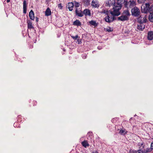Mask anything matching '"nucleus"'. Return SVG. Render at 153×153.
<instances>
[{"label": "nucleus", "mask_w": 153, "mask_h": 153, "mask_svg": "<svg viewBox=\"0 0 153 153\" xmlns=\"http://www.w3.org/2000/svg\"><path fill=\"white\" fill-rule=\"evenodd\" d=\"M105 14L106 15H107V16L109 14V12L108 10H105Z\"/></svg>", "instance_id": "nucleus-33"}, {"label": "nucleus", "mask_w": 153, "mask_h": 153, "mask_svg": "<svg viewBox=\"0 0 153 153\" xmlns=\"http://www.w3.org/2000/svg\"><path fill=\"white\" fill-rule=\"evenodd\" d=\"M129 153H137V152L134 150H130Z\"/></svg>", "instance_id": "nucleus-32"}, {"label": "nucleus", "mask_w": 153, "mask_h": 153, "mask_svg": "<svg viewBox=\"0 0 153 153\" xmlns=\"http://www.w3.org/2000/svg\"><path fill=\"white\" fill-rule=\"evenodd\" d=\"M14 123V126L16 124V123Z\"/></svg>", "instance_id": "nucleus-41"}, {"label": "nucleus", "mask_w": 153, "mask_h": 153, "mask_svg": "<svg viewBox=\"0 0 153 153\" xmlns=\"http://www.w3.org/2000/svg\"><path fill=\"white\" fill-rule=\"evenodd\" d=\"M136 5V2L134 1V0H130L128 1L125 0L124 1V6L127 9L129 8H131L135 6Z\"/></svg>", "instance_id": "nucleus-3"}, {"label": "nucleus", "mask_w": 153, "mask_h": 153, "mask_svg": "<svg viewBox=\"0 0 153 153\" xmlns=\"http://www.w3.org/2000/svg\"><path fill=\"white\" fill-rule=\"evenodd\" d=\"M106 30L108 32H111L113 31V29L110 27H108L106 29Z\"/></svg>", "instance_id": "nucleus-24"}, {"label": "nucleus", "mask_w": 153, "mask_h": 153, "mask_svg": "<svg viewBox=\"0 0 153 153\" xmlns=\"http://www.w3.org/2000/svg\"><path fill=\"white\" fill-rule=\"evenodd\" d=\"M58 7H59L60 9H62V6L61 4H58Z\"/></svg>", "instance_id": "nucleus-34"}, {"label": "nucleus", "mask_w": 153, "mask_h": 153, "mask_svg": "<svg viewBox=\"0 0 153 153\" xmlns=\"http://www.w3.org/2000/svg\"><path fill=\"white\" fill-rule=\"evenodd\" d=\"M149 19L150 22H153V13H150L149 15Z\"/></svg>", "instance_id": "nucleus-22"}, {"label": "nucleus", "mask_w": 153, "mask_h": 153, "mask_svg": "<svg viewBox=\"0 0 153 153\" xmlns=\"http://www.w3.org/2000/svg\"><path fill=\"white\" fill-rule=\"evenodd\" d=\"M105 10H104V9H103L102 10V11H101L100 12V13L101 14H103V13L105 14Z\"/></svg>", "instance_id": "nucleus-35"}, {"label": "nucleus", "mask_w": 153, "mask_h": 153, "mask_svg": "<svg viewBox=\"0 0 153 153\" xmlns=\"http://www.w3.org/2000/svg\"><path fill=\"white\" fill-rule=\"evenodd\" d=\"M89 23L90 25H93L95 27L97 26L98 25V23H97L96 21L94 20H91L89 22Z\"/></svg>", "instance_id": "nucleus-21"}, {"label": "nucleus", "mask_w": 153, "mask_h": 153, "mask_svg": "<svg viewBox=\"0 0 153 153\" xmlns=\"http://www.w3.org/2000/svg\"><path fill=\"white\" fill-rule=\"evenodd\" d=\"M118 5H119V6H117L116 5H114L113 8V11H110V13L112 15L114 16H118L120 14V10L121 8V4H118Z\"/></svg>", "instance_id": "nucleus-2"}, {"label": "nucleus", "mask_w": 153, "mask_h": 153, "mask_svg": "<svg viewBox=\"0 0 153 153\" xmlns=\"http://www.w3.org/2000/svg\"><path fill=\"white\" fill-rule=\"evenodd\" d=\"M71 37L74 40H76L77 38L79 37L77 35H76L75 36H71Z\"/></svg>", "instance_id": "nucleus-27"}, {"label": "nucleus", "mask_w": 153, "mask_h": 153, "mask_svg": "<svg viewBox=\"0 0 153 153\" xmlns=\"http://www.w3.org/2000/svg\"><path fill=\"white\" fill-rule=\"evenodd\" d=\"M10 0H7V3L10 2Z\"/></svg>", "instance_id": "nucleus-39"}, {"label": "nucleus", "mask_w": 153, "mask_h": 153, "mask_svg": "<svg viewBox=\"0 0 153 153\" xmlns=\"http://www.w3.org/2000/svg\"><path fill=\"white\" fill-rule=\"evenodd\" d=\"M127 131L125 129H121L120 130L119 133L121 134L124 135L127 133Z\"/></svg>", "instance_id": "nucleus-23"}, {"label": "nucleus", "mask_w": 153, "mask_h": 153, "mask_svg": "<svg viewBox=\"0 0 153 153\" xmlns=\"http://www.w3.org/2000/svg\"><path fill=\"white\" fill-rule=\"evenodd\" d=\"M36 104L37 103V102H36Z\"/></svg>", "instance_id": "nucleus-47"}, {"label": "nucleus", "mask_w": 153, "mask_h": 153, "mask_svg": "<svg viewBox=\"0 0 153 153\" xmlns=\"http://www.w3.org/2000/svg\"><path fill=\"white\" fill-rule=\"evenodd\" d=\"M83 14H84L86 16H91V14L90 11L88 9H85L83 10Z\"/></svg>", "instance_id": "nucleus-14"}, {"label": "nucleus", "mask_w": 153, "mask_h": 153, "mask_svg": "<svg viewBox=\"0 0 153 153\" xmlns=\"http://www.w3.org/2000/svg\"><path fill=\"white\" fill-rule=\"evenodd\" d=\"M34 13L32 10H31L29 13V16L31 20H33L34 19Z\"/></svg>", "instance_id": "nucleus-15"}, {"label": "nucleus", "mask_w": 153, "mask_h": 153, "mask_svg": "<svg viewBox=\"0 0 153 153\" xmlns=\"http://www.w3.org/2000/svg\"><path fill=\"white\" fill-rule=\"evenodd\" d=\"M150 4L149 3H146L143 4L141 7V11L143 13H147L150 12Z\"/></svg>", "instance_id": "nucleus-4"}, {"label": "nucleus", "mask_w": 153, "mask_h": 153, "mask_svg": "<svg viewBox=\"0 0 153 153\" xmlns=\"http://www.w3.org/2000/svg\"><path fill=\"white\" fill-rule=\"evenodd\" d=\"M85 58H86V57H85L84 58V59H85Z\"/></svg>", "instance_id": "nucleus-48"}, {"label": "nucleus", "mask_w": 153, "mask_h": 153, "mask_svg": "<svg viewBox=\"0 0 153 153\" xmlns=\"http://www.w3.org/2000/svg\"><path fill=\"white\" fill-rule=\"evenodd\" d=\"M145 25L143 23H138L137 26V29L141 31H143L145 28Z\"/></svg>", "instance_id": "nucleus-7"}, {"label": "nucleus", "mask_w": 153, "mask_h": 153, "mask_svg": "<svg viewBox=\"0 0 153 153\" xmlns=\"http://www.w3.org/2000/svg\"><path fill=\"white\" fill-rule=\"evenodd\" d=\"M138 152H139L138 153H148L151 152L148 148L146 149H145L138 150Z\"/></svg>", "instance_id": "nucleus-13"}, {"label": "nucleus", "mask_w": 153, "mask_h": 153, "mask_svg": "<svg viewBox=\"0 0 153 153\" xmlns=\"http://www.w3.org/2000/svg\"><path fill=\"white\" fill-rule=\"evenodd\" d=\"M75 6L76 7H78L79 6V4L78 2H75Z\"/></svg>", "instance_id": "nucleus-29"}, {"label": "nucleus", "mask_w": 153, "mask_h": 153, "mask_svg": "<svg viewBox=\"0 0 153 153\" xmlns=\"http://www.w3.org/2000/svg\"><path fill=\"white\" fill-rule=\"evenodd\" d=\"M81 144L85 148H87L89 146L87 140H85L81 143Z\"/></svg>", "instance_id": "nucleus-17"}, {"label": "nucleus", "mask_w": 153, "mask_h": 153, "mask_svg": "<svg viewBox=\"0 0 153 153\" xmlns=\"http://www.w3.org/2000/svg\"><path fill=\"white\" fill-rule=\"evenodd\" d=\"M85 4L87 5H88L90 4V0H86L85 1Z\"/></svg>", "instance_id": "nucleus-28"}, {"label": "nucleus", "mask_w": 153, "mask_h": 153, "mask_svg": "<svg viewBox=\"0 0 153 153\" xmlns=\"http://www.w3.org/2000/svg\"><path fill=\"white\" fill-rule=\"evenodd\" d=\"M38 18L37 17L36 18V22H38Z\"/></svg>", "instance_id": "nucleus-38"}, {"label": "nucleus", "mask_w": 153, "mask_h": 153, "mask_svg": "<svg viewBox=\"0 0 153 153\" xmlns=\"http://www.w3.org/2000/svg\"><path fill=\"white\" fill-rule=\"evenodd\" d=\"M150 13H153V5L150 6Z\"/></svg>", "instance_id": "nucleus-26"}, {"label": "nucleus", "mask_w": 153, "mask_h": 153, "mask_svg": "<svg viewBox=\"0 0 153 153\" xmlns=\"http://www.w3.org/2000/svg\"><path fill=\"white\" fill-rule=\"evenodd\" d=\"M36 41H35L34 43H36Z\"/></svg>", "instance_id": "nucleus-44"}, {"label": "nucleus", "mask_w": 153, "mask_h": 153, "mask_svg": "<svg viewBox=\"0 0 153 153\" xmlns=\"http://www.w3.org/2000/svg\"><path fill=\"white\" fill-rule=\"evenodd\" d=\"M104 19L105 21L106 22L109 23L111 22V16H110L109 15L107 16Z\"/></svg>", "instance_id": "nucleus-20"}, {"label": "nucleus", "mask_w": 153, "mask_h": 153, "mask_svg": "<svg viewBox=\"0 0 153 153\" xmlns=\"http://www.w3.org/2000/svg\"><path fill=\"white\" fill-rule=\"evenodd\" d=\"M27 27L29 29L33 28V27L32 25V22L31 21L28 20L27 21Z\"/></svg>", "instance_id": "nucleus-19"}, {"label": "nucleus", "mask_w": 153, "mask_h": 153, "mask_svg": "<svg viewBox=\"0 0 153 153\" xmlns=\"http://www.w3.org/2000/svg\"><path fill=\"white\" fill-rule=\"evenodd\" d=\"M153 1V0H152Z\"/></svg>", "instance_id": "nucleus-50"}, {"label": "nucleus", "mask_w": 153, "mask_h": 153, "mask_svg": "<svg viewBox=\"0 0 153 153\" xmlns=\"http://www.w3.org/2000/svg\"><path fill=\"white\" fill-rule=\"evenodd\" d=\"M75 13L76 15L78 16L82 17L83 16V12H82L81 10L78 11L77 8L76 9Z\"/></svg>", "instance_id": "nucleus-9"}, {"label": "nucleus", "mask_w": 153, "mask_h": 153, "mask_svg": "<svg viewBox=\"0 0 153 153\" xmlns=\"http://www.w3.org/2000/svg\"><path fill=\"white\" fill-rule=\"evenodd\" d=\"M146 21L147 19L146 16L144 17H143L141 16H140L138 18L137 20L138 23H143V24L146 23Z\"/></svg>", "instance_id": "nucleus-6"}, {"label": "nucleus", "mask_w": 153, "mask_h": 153, "mask_svg": "<svg viewBox=\"0 0 153 153\" xmlns=\"http://www.w3.org/2000/svg\"><path fill=\"white\" fill-rule=\"evenodd\" d=\"M148 148L151 152L153 150V142L151 143L150 148Z\"/></svg>", "instance_id": "nucleus-25"}, {"label": "nucleus", "mask_w": 153, "mask_h": 153, "mask_svg": "<svg viewBox=\"0 0 153 153\" xmlns=\"http://www.w3.org/2000/svg\"><path fill=\"white\" fill-rule=\"evenodd\" d=\"M77 41L79 44H81L82 43V39H77Z\"/></svg>", "instance_id": "nucleus-30"}, {"label": "nucleus", "mask_w": 153, "mask_h": 153, "mask_svg": "<svg viewBox=\"0 0 153 153\" xmlns=\"http://www.w3.org/2000/svg\"><path fill=\"white\" fill-rule=\"evenodd\" d=\"M97 48L99 49V50H100L102 48V47L100 46H98V47H97Z\"/></svg>", "instance_id": "nucleus-36"}, {"label": "nucleus", "mask_w": 153, "mask_h": 153, "mask_svg": "<svg viewBox=\"0 0 153 153\" xmlns=\"http://www.w3.org/2000/svg\"><path fill=\"white\" fill-rule=\"evenodd\" d=\"M36 41H35L34 43H36Z\"/></svg>", "instance_id": "nucleus-42"}, {"label": "nucleus", "mask_w": 153, "mask_h": 153, "mask_svg": "<svg viewBox=\"0 0 153 153\" xmlns=\"http://www.w3.org/2000/svg\"><path fill=\"white\" fill-rule=\"evenodd\" d=\"M27 3L25 0H24L23 2V13L26 14L27 13Z\"/></svg>", "instance_id": "nucleus-10"}, {"label": "nucleus", "mask_w": 153, "mask_h": 153, "mask_svg": "<svg viewBox=\"0 0 153 153\" xmlns=\"http://www.w3.org/2000/svg\"><path fill=\"white\" fill-rule=\"evenodd\" d=\"M74 6V3L72 2H69L68 3V8L69 9V10L71 11L73 10V7Z\"/></svg>", "instance_id": "nucleus-12"}, {"label": "nucleus", "mask_w": 153, "mask_h": 153, "mask_svg": "<svg viewBox=\"0 0 153 153\" xmlns=\"http://www.w3.org/2000/svg\"><path fill=\"white\" fill-rule=\"evenodd\" d=\"M111 22H113L114 20L115 19V18L114 17H112L111 16Z\"/></svg>", "instance_id": "nucleus-31"}, {"label": "nucleus", "mask_w": 153, "mask_h": 153, "mask_svg": "<svg viewBox=\"0 0 153 153\" xmlns=\"http://www.w3.org/2000/svg\"><path fill=\"white\" fill-rule=\"evenodd\" d=\"M136 116V114H135V115H134V116Z\"/></svg>", "instance_id": "nucleus-45"}, {"label": "nucleus", "mask_w": 153, "mask_h": 153, "mask_svg": "<svg viewBox=\"0 0 153 153\" xmlns=\"http://www.w3.org/2000/svg\"><path fill=\"white\" fill-rule=\"evenodd\" d=\"M114 119H112V120H111V121H112V122H114Z\"/></svg>", "instance_id": "nucleus-40"}, {"label": "nucleus", "mask_w": 153, "mask_h": 153, "mask_svg": "<svg viewBox=\"0 0 153 153\" xmlns=\"http://www.w3.org/2000/svg\"><path fill=\"white\" fill-rule=\"evenodd\" d=\"M92 153H99L97 151H94L92 152Z\"/></svg>", "instance_id": "nucleus-37"}, {"label": "nucleus", "mask_w": 153, "mask_h": 153, "mask_svg": "<svg viewBox=\"0 0 153 153\" xmlns=\"http://www.w3.org/2000/svg\"><path fill=\"white\" fill-rule=\"evenodd\" d=\"M147 38L149 40H150L153 39V31H150L148 32Z\"/></svg>", "instance_id": "nucleus-11"}, {"label": "nucleus", "mask_w": 153, "mask_h": 153, "mask_svg": "<svg viewBox=\"0 0 153 153\" xmlns=\"http://www.w3.org/2000/svg\"><path fill=\"white\" fill-rule=\"evenodd\" d=\"M131 15L134 17H139L140 14V9L137 7H135L132 8L131 10Z\"/></svg>", "instance_id": "nucleus-5"}, {"label": "nucleus", "mask_w": 153, "mask_h": 153, "mask_svg": "<svg viewBox=\"0 0 153 153\" xmlns=\"http://www.w3.org/2000/svg\"><path fill=\"white\" fill-rule=\"evenodd\" d=\"M51 15V11L50 9L48 7L45 11V15L47 16H49Z\"/></svg>", "instance_id": "nucleus-18"}, {"label": "nucleus", "mask_w": 153, "mask_h": 153, "mask_svg": "<svg viewBox=\"0 0 153 153\" xmlns=\"http://www.w3.org/2000/svg\"><path fill=\"white\" fill-rule=\"evenodd\" d=\"M73 25L77 26H80L81 23L79 20L77 19L73 22Z\"/></svg>", "instance_id": "nucleus-16"}, {"label": "nucleus", "mask_w": 153, "mask_h": 153, "mask_svg": "<svg viewBox=\"0 0 153 153\" xmlns=\"http://www.w3.org/2000/svg\"><path fill=\"white\" fill-rule=\"evenodd\" d=\"M152 139L153 140V137L152 138Z\"/></svg>", "instance_id": "nucleus-49"}, {"label": "nucleus", "mask_w": 153, "mask_h": 153, "mask_svg": "<svg viewBox=\"0 0 153 153\" xmlns=\"http://www.w3.org/2000/svg\"><path fill=\"white\" fill-rule=\"evenodd\" d=\"M91 5L95 8H98L99 6V4L98 2L95 0L92 1Z\"/></svg>", "instance_id": "nucleus-8"}, {"label": "nucleus", "mask_w": 153, "mask_h": 153, "mask_svg": "<svg viewBox=\"0 0 153 153\" xmlns=\"http://www.w3.org/2000/svg\"><path fill=\"white\" fill-rule=\"evenodd\" d=\"M131 14L128 9L124 10L122 14V15L118 18V20L121 21H127Z\"/></svg>", "instance_id": "nucleus-1"}, {"label": "nucleus", "mask_w": 153, "mask_h": 153, "mask_svg": "<svg viewBox=\"0 0 153 153\" xmlns=\"http://www.w3.org/2000/svg\"><path fill=\"white\" fill-rule=\"evenodd\" d=\"M35 105H36V103H35Z\"/></svg>", "instance_id": "nucleus-46"}, {"label": "nucleus", "mask_w": 153, "mask_h": 153, "mask_svg": "<svg viewBox=\"0 0 153 153\" xmlns=\"http://www.w3.org/2000/svg\"><path fill=\"white\" fill-rule=\"evenodd\" d=\"M36 41H35L34 43H36Z\"/></svg>", "instance_id": "nucleus-43"}]
</instances>
